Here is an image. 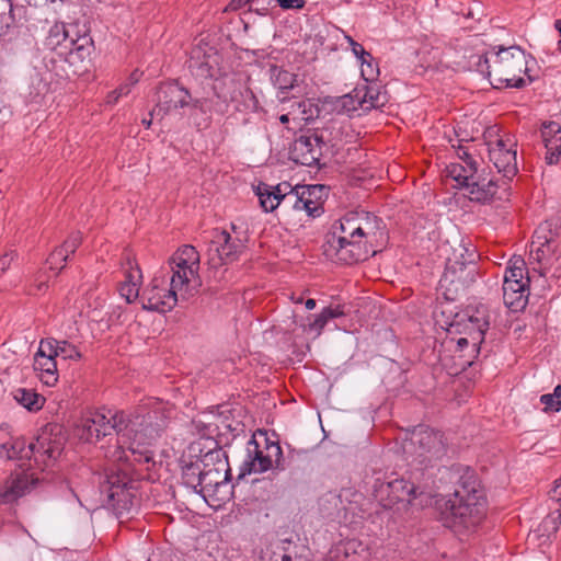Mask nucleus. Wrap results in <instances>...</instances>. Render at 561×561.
<instances>
[{"label":"nucleus","instance_id":"5fc2aeb1","mask_svg":"<svg viewBox=\"0 0 561 561\" xmlns=\"http://www.w3.org/2000/svg\"><path fill=\"white\" fill-rule=\"evenodd\" d=\"M192 107L199 110L203 113H207L208 111V104L206 100L195 99L193 100L191 98V104Z\"/></svg>","mask_w":561,"mask_h":561},{"label":"nucleus","instance_id":"f257e3e1","mask_svg":"<svg viewBox=\"0 0 561 561\" xmlns=\"http://www.w3.org/2000/svg\"><path fill=\"white\" fill-rule=\"evenodd\" d=\"M446 526L455 531L478 526L485 514V502L474 472L466 468L459 476L458 486L446 500L443 508Z\"/></svg>","mask_w":561,"mask_h":561},{"label":"nucleus","instance_id":"13d9d810","mask_svg":"<svg viewBox=\"0 0 561 561\" xmlns=\"http://www.w3.org/2000/svg\"><path fill=\"white\" fill-rule=\"evenodd\" d=\"M282 561H310L308 558H305L302 556H295L291 557L290 554H283Z\"/></svg>","mask_w":561,"mask_h":561},{"label":"nucleus","instance_id":"774afa93","mask_svg":"<svg viewBox=\"0 0 561 561\" xmlns=\"http://www.w3.org/2000/svg\"><path fill=\"white\" fill-rule=\"evenodd\" d=\"M552 151L556 152L557 157H561V144L557 145L552 142Z\"/></svg>","mask_w":561,"mask_h":561},{"label":"nucleus","instance_id":"f8f14e48","mask_svg":"<svg viewBox=\"0 0 561 561\" xmlns=\"http://www.w3.org/2000/svg\"><path fill=\"white\" fill-rule=\"evenodd\" d=\"M267 454L259 448L254 438L250 439L247 447L248 458L244 460V471L249 473H261L273 467L285 470L283 451L278 444L266 445Z\"/></svg>","mask_w":561,"mask_h":561},{"label":"nucleus","instance_id":"58836bf2","mask_svg":"<svg viewBox=\"0 0 561 561\" xmlns=\"http://www.w3.org/2000/svg\"><path fill=\"white\" fill-rule=\"evenodd\" d=\"M2 449L8 459L30 458L33 455V450L30 449V445L26 446L25 442L20 438L2 444Z\"/></svg>","mask_w":561,"mask_h":561},{"label":"nucleus","instance_id":"f03ea898","mask_svg":"<svg viewBox=\"0 0 561 561\" xmlns=\"http://www.w3.org/2000/svg\"><path fill=\"white\" fill-rule=\"evenodd\" d=\"M168 425V415L162 407H157L145 414L127 416L128 443L122 454L126 461L149 463L153 453L147 447L156 440ZM123 456L119 455L118 459Z\"/></svg>","mask_w":561,"mask_h":561},{"label":"nucleus","instance_id":"1a4fd4ad","mask_svg":"<svg viewBox=\"0 0 561 561\" xmlns=\"http://www.w3.org/2000/svg\"><path fill=\"white\" fill-rule=\"evenodd\" d=\"M103 489L107 493L108 504L118 517L129 515L137 510V488L125 469H118L117 472L111 471L106 476Z\"/></svg>","mask_w":561,"mask_h":561},{"label":"nucleus","instance_id":"4d7b16f0","mask_svg":"<svg viewBox=\"0 0 561 561\" xmlns=\"http://www.w3.org/2000/svg\"><path fill=\"white\" fill-rule=\"evenodd\" d=\"M122 96H123V95H122V93H119V91L116 89V90L112 91V92L107 95V103H110V104H111V103H112V104H114V103H116V102L119 100V98H122Z\"/></svg>","mask_w":561,"mask_h":561},{"label":"nucleus","instance_id":"aec40b11","mask_svg":"<svg viewBox=\"0 0 561 561\" xmlns=\"http://www.w3.org/2000/svg\"><path fill=\"white\" fill-rule=\"evenodd\" d=\"M180 298V289L160 288L159 279L154 277L151 288L141 296L142 307L150 311L167 312L173 309Z\"/></svg>","mask_w":561,"mask_h":561},{"label":"nucleus","instance_id":"393cba45","mask_svg":"<svg viewBox=\"0 0 561 561\" xmlns=\"http://www.w3.org/2000/svg\"><path fill=\"white\" fill-rule=\"evenodd\" d=\"M33 366L45 385L54 386L56 383L58 379L56 356L48 353V344L44 340L39 343Z\"/></svg>","mask_w":561,"mask_h":561},{"label":"nucleus","instance_id":"dca6fc26","mask_svg":"<svg viewBox=\"0 0 561 561\" xmlns=\"http://www.w3.org/2000/svg\"><path fill=\"white\" fill-rule=\"evenodd\" d=\"M188 456L196 458L203 469L219 470L220 466L224 470L229 471V463L226 453L215 439H208L207 445L203 446L202 442H193L188 446Z\"/></svg>","mask_w":561,"mask_h":561},{"label":"nucleus","instance_id":"a211bd4d","mask_svg":"<svg viewBox=\"0 0 561 561\" xmlns=\"http://www.w3.org/2000/svg\"><path fill=\"white\" fill-rule=\"evenodd\" d=\"M93 423L98 426L100 438L111 435L114 431L117 434L118 447L123 450L126 448L128 443L127 415L123 411L94 412Z\"/></svg>","mask_w":561,"mask_h":561},{"label":"nucleus","instance_id":"b1692460","mask_svg":"<svg viewBox=\"0 0 561 561\" xmlns=\"http://www.w3.org/2000/svg\"><path fill=\"white\" fill-rule=\"evenodd\" d=\"M289 188V183H279L271 185L264 182H259L254 187L255 194L259 198L260 206L265 213L274 211L282 203L285 204L286 194Z\"/></svg>","mask_w":561,"mask_h":561},{"label":"nucleus","instance_id":"c756f323","mask_svg":"<svg viewBox=\"0 0 561 561\" xmlns=\"http://www.w3.org/2000/svg\"><path fill=\"white\" fill-rule=\"evenodd\" d=\"M296 187L297 190H299V194H301V197L305 198L307 203L318 208V216H320V214L322 213L321 204L329 194V187L323 184H296Z\"/></svg>","mask_w":561,"mask_h":561},{"label":"nucleus","instance_id":"79ce46f5","mask_svg":"<svg viewBox=\"0 0 561 561\" xmlns=\"http://www.w3.org/2000/svg\"><path fill=\"white\" fill-rule=\"evenodd\" d=\"M137 283L134 280V275L128 274L127 280L119 287V294L126 299L127 302L134 301L139 295Z\"/></svg>","mask_w":561,"mask_h":561},{"label":"nucleus","instance_id":"680f3d73","mask_svg":"<svg viewBox=\"0 0 561 561\" xmlns=\"http://www.w3.org/2000/svg\"><path fill=\"white\" fill-rule=\"evenodd\" d=\"M131 88L133 87L129 84V82L126 81L117 90L119 91V93H122L123 96H126L130 93Z\"/></svg>","mask_w":561,"mask_h":561},{"label":"nucleus","instance_id":"7ed1b4c3","mask_svg":"<svg viewBox=\"0 0 561 561\" xmlns=\"http://www.w3.org/2000/svg\"><path fill=\"white\" fill-rule=\"evenodd\" d=\"M478 69L481 72L486 71L494 88H522L525 85V80L520 75L527 70L526 56L517 46L500 48L495 54L480 60Z\"/></svg>","mask_w":561,"mask_h":561},{"label":"nucleus","instance_id":"0eeeda50","mask_svg":"<svg viewBox=\"0 0 561 561\" xmlns=\"http://www.w3.org/2000/svg\"><path fill=\"white\" fill-rule=\"evenodd\" d=\"M459 256L448 259L445 272L439 280L440 288L445 289L448 299H454L461 290L476 280L478 267L474 263L476 252L459 245Z\"/></svg>","mask_w":561,"mask_h":561},{"label":"nucleus","instance_id":"c03bdc74","mask_svg":"<svg viewBox=\"0 0 561 561\" xmlns=\"http://www.w3.org/2000/svg\"><path fill=\"white\" fill-rule=\"evenodd\" d=\"M82 433L81 437L88 442L100 440L98 426L93 423V413L82 421Z\"/></svg>","mask_w":561,"mask_h":561},{"label":"nucleus","instance_id":"4468645a","mask_svg":"<svg viewBox=\"0 0 561 561\" xmlns=\"http://www.w3.org/2000/svg\"><path fill=\"white\" fill-rule=\"evenodd\" d=\"M375 491L377 499L388 508H392L399 503L407 506L416 497L417 492L421 493L419 486L404 479H393L388 482H381Z\"/></svg>","mask_w":561,"mask_h":561},{"label":"nucleus","instance_id":"9b49d317","mask_svg":"<svg viewBox=\"0 0 561 561\" xmlns=\"http://www.w3.org/2000/svg\"><path fill=\"white\" fill-rule=\"evenodd\" d=\"M525 261L520 256L510 260L503 280L504 304L514 312L523 310L528 302V283L524 276Z\"/></svg>","mask_w":561,"mask_h":561},{"label":"nucleus","instance_id":"49530a36","mask_svg":"<svg viewBox=\"0 0 561 561\" xmlns=\"http://www.w3.org/2000/svg\"><path fill=\"white\" fill-rule=\"evenodd\" d=\"M357 103L363 110H368L370 107H377L381 105L382 103H379V95H374L373 90L369 89L365 93V95L362 99H357Z\"/></svg>","mask_w":561,"mask_h":561},{"label":"nucleus","instance_id":"a878e982","mask_svg":"<svg viewBox=\"0 0 561 561\" xmlns=\"http://www.w3.org/2000/svg\"><path fill=\"white\" fill-rule=\"evenodd\" d=\"M355 211L358 221L357 229L363 233V247L367 249L368 243L373 247V240L383 234L381 227L382 221L377 216L366 210L359 209Z\"/></svg>","mask_w":561,"mask_h":561},{"label":"nucleus","instance_id":"e2e57ef3","mask_svg":"<svg viewBox=\"0 0 561 561\" xmlns=\"http://www.w3.org/2000/svg\"><path fill=\"white\" fill-rule=\"evenodd\" d=\"M140 76L141 73L138 72V70H135L128 78L127 82H129V84L131 87H134L140 79Z\"/></svg>","mask_w":561,"mask_h":561},{"label":"nucleus","instance_id":"2f4dec72","mask_svg":"<svg viewBox=\"0 0 561 561\" xmlns=\"http://www.w3.org/2000/svg\"><path fill=\"white\" fill-rule=\"evenodd\" d=\"M48 344V353L62 359L79 360L82 355L78 348L66 340L46 339Z\"/></svg>","mask_w":561,"mask_h":561},{"label":"nucleus","instance_id":"c9c22d12","mask_svg":"<svg viewBox=\"0 0 561 561\" xmlns=\"http://www.w3.org/2000/svg\"><path fill=\"white\" fill-rule=\"evenodd\" d=\"M457 154L462 163L450 164L449 175H461V172L470 173V175H473L478 172V164L466 148L459 147Z\"/></svg>","mask_w":561,"mask_h":561},{"label":"nucleus","instance_id":"0e129e2a","mask_svg":"<svg viewBox=\"0 0 561 561\" xmlns=\"http://www.w3.org/2000/svg\"><path fill=\"white\" fill-rule=\"evenodd\" d=\"M469 344V340L467 337H460L458 341H457V346L459 350H462L465 346H467Z\"/></svg>","mask_w":561,"mask_h":561},{"label":"nucleus","instance_id":"37998d69","mask_svg":"<svg viewBox=\"0 0 561 561\" xmlns=\"http://www.w3.org/2000/svg\"><path fill=\"white\" fill-rule=\"evenodd\" d=\"M360 73L367 82L377 79L379 69L378 66L374 62V58L370 54L369 57L365 58V60H360Z\"/></svg>","mask_w":561,"mask_h":561},{"label":"nucleus","instance_id":"052dcab7","mask_svg":"<svg viewBox=\"0 0 561 561\" xmlns=\"http://www.w3.org/2000/svg\"><path fill=\"white\" fill-rule=\"evenodd\" d=\"M30 5L34 7H45L48 3L54 2L55 0H25Z\"/></svg>","mask_w":561,"mask_h":561},{"label":"nucleus","instance_id":"ddd939ff","mask_svg":"<svg viewBox=\"0 0 561 561\" xmlns=\"http://www.w3.org/2000/svg\"><path fill=\"white\" fill-rule=\"evenodd\" d=\"M324 148H327V140L323 131L308 129L295 139L291 149L293 159L302 165H311L319 161Z\"/></svg>","mask_w":561,"mask_h":561},{"label":"nucleus","instance_id":"2eb2a0df","mask_svg":"<svg viewBox=\"0 0 561 561\" xmlns=\"http://www.w3.org/2000/svg\"><path fill=\"white\" fill-rule=\"evenodd\" d=\"M550 224L546 222L535 233L530 244V263H537L538 267H533L534 272H538L540 276H546L554 262V249L552 248V237H548L546 232L551 233Z\"/></svg>","mask_w":561,"mask_h":561},{"label":"nucleus","instance_id":"f3484780","mask_svg":"<svg viewBox=\"0 0 561 561\" xmlns=\"http://www.w3.org/2000/svg\"><path fill=\"white\" fill-rule=\"evenodd\" d=\"M242 249L240 239H232L225 230L218 231L208 249L209 262L214 266L231 263L237 260Z\"/></svg>","mask_w":561,"mask_h":561},{"label":"nucleus","instance_id":"338daca9","mask_svg":"<svg viewBox=\"0 0 561 561\" xmlns=\"http://www.w3.org/2000/svg\"><path fill=\"white\" fill-rule=\"evenodd\" d=\"M553 397L557 399V400H560L561 401V385H558L553 392H552Z\"/></svg>","mask_w":561,"mask_h":561},{"label":"nucleus","instance_id":"a19ab883","mask_svg":"<svg viewBox=\"0 0 561 561\" xmlns=\"http://www.w3.org/2000/svg\"><path fill=\"white\" fill-rule=\"evenodd\" d=\"M14 23L11 0H0V35Z\"/></svg>","mask_w":561,"mask_h":561},{"label":"nucleus","instance_id":"ea45409f","mask_svg":"<svg viewBox=\"0 0 561 561\" xmlns=\"http://www.w3.org/2000/svg\"><path fill=\"white\" fill-rule=\"evenodd\" d=\"M541 134L546 148L551 150L553 139H556V141L561 140V136L558 137L561 134V125L557 122L545 123Z\"/></svg>","mask_w":561,"mask_h":561},{"label":"nucleus","instance_id":"4be33fe9","mask_svg":"<svg viewBox=\"0 0 561 561\" xmlns=\"http://www.w3.org/2000/svg\"><path fill=\"white\" fill-rule=\"evenodd\" d=\"M38 482L32 474L22 473L9 477L0 488V503L12 504L30 492Z\"/></svg>","mask_w":561,"mask_h":561},{"label":"nucleus","instance_id":"de8ad7c7","mask_svg":"<svg viewBox=\"0 0 561 561\" xmlns=\"http://www.w3.org/2000/svg\"><path fill=\"white\" fill-rule=\"evenodd\" d=\"M82 241V237L80 232H75L70 234V237L64 242V244L60 247L61 249H65V252L70 255L75 253L77 248L80 245Z\"/></svg>","mask_w":561,"mask_h":561},{"label":"nucleus","instance_id":"423d86ee","mask_svg":"<svg viewBox=\"0 0 561 561\" xmlns=\"http://www.w3.org/2000/svg\"><path fill=\"white\" fill-rule=\"evenodd\" d=\"M199 253L193 245L181 247L170 259L169 266L172 273L171 288L180 289V298L187 300L201 286L198 276Z\"/></svg>","mask_w":561,"mask_h":561},{"label":"nucleus","instance_id":"3c124183","mask_svg":"<svg viewBox=\"0 0 561 561\" xmlns=\"http://www.w3.org/2000/svg\"><path fill=\"white\" fill-rule=\"evenodd\" d=\"M345 39L347 41V43L350 44L351 46V49L353 51V54L359 59V60H365V58L369 57V53L366 51L364 49V47L358 44L357 42H355L351 36L348 35H345L344 36Z\"/></svg>","mask_w":561,"mask_h":561},{"label":"nucleus","instance_id":"5701e85b","mask_svg":"<svg viewBox=\"0 0 561 561\" xmlns=\"http://www.w3.org/2000/svg\"><path fill=\"white\" fill-rule=\"evenodd\" d=\"M510 145H512L510 139H497L495 145L489 149V157L499 173L516 175L518 172L516 151L511 150Z\"/></svg>","mask_w":561,"mask_h":561},{"label":"nucleus","instance_id":"7c9ffc66","mask_svg":"<svg viewBox=\"0 0 561 561\" xmlns=\"http://www.w3.org/2000/svg\"><path fill=\"white\" fill-rule=\"evenodd\" d=\"M12 394L14 400L30 412L39 411L46 401L43 396L33 389L18 388Z\"/></svg>","mask_w":561,"mask_h":561},{"label":"nucleus","instance_id":"72a5a7b5","mask_svg":"<svg viewBox=\"0 0 561 561\" xmlns=\"http://www.w3.org/2000/svg\"><path fill=\"white\" fill-rule=\"evenodd\" d=\"M202 472L203 468L199 462L196 460H191L190 462H184L182 467V480L184 485L191 488L196 493H198V489H201L202 482Z\"/></svg>","mask_w":561,"mask_h":561},{"label":"nucleus","instance_id":"4c0bfd02","mask_svg":"<svg viewBox=\"0 0 561 561\" xmlns=\"http://www.w3.org/2000/svg\"><path fill=\"white\" fill-rule=\"evenodd\" d=\"M271 79L274 85L282 92L293 89L297 82V76L279 67L271 68Z\"/></svg>","mask_w":561,"mask_h":561},{"label":"nucleus","instance_id":"412c9836","mask_svg":"<svg viewBox=\"0 0 561 561\" xmlns=\"http://www.w3.org/2000/svg\"><path fill=\"white\" fill-rule=\"evenodd\" d=\"M457 188L470 201L484 202L496 192V183L491 178H453Z\"/></svg>","mask_w":561,"mask_h":561},{"label":"nucleus","instance_id":"6ab92c4d","mask_svg":"<svg viewBox=\"0 0 561 561\" xmlns=\"http://www.w3.org/2000/svg\"><path fill=\"white\" fill-rule=\"evenodd\" d=\"M191 104V94L190 92L179 85L178 83H165L159 87L157 91V106L150 113L152 116L153 113L167 114L173 110L179 107L190 106Z\"/></svg>","mask_w":561,"mask_h":561},{"label":"nucleus","instance_id":"bb28decb","mask_svg":"<svg viewBox=\"0 0 561 561\" xmlns=\"http://www.w3.org/2000/svg\"><path fill=\"white\" fill-rule=\"evenodd\" d=\"M30 449L33 450V454L37 453L50 460H56L64 449V440L61 437L43 432L35 443L30 444Z\"/></svg>","mask_w":561,"mask_h":561},{"label":"nucleus","instance_id":"09e8293b","mask_svg":"<svg viewBox=\"0 0 561 561\" xmlns=\"http://www.w3.org/2000/svg\"><path fill=\"white\" fill-rule=\"evenodd\" d=\"M559 524H561V503L560 506L545 519L543 527L546 530L551 528L553 531H557Z\"/></svg>","mask_w":561,"mask_h":561},{"label":"nucleus","instance_id":"f704fd0d","mask_svg":"<svg viewBox=\"0 0 561 561\" xmlns=\"http://www.w3.org/2000/svg\"><path fill=\"white\" fill-rule=\"evenodd\" d=\"M342 316H344V311L340 306L323 308L314 320L307 325V330L319 335L330 320Z\"/></svg>","mask_w":561,"mask_h":561},{"label":"nucleus","instance_id":"9d476101","mask_svg":"<svg viewBox=\"0 0 561 561\" xmlns=\"http://www.w3.org/2000/svg\"><path fill=\"white\" fill-rule=\"evenodd\" d=\"M356 211H348L340 220L341 234L336 238L335 249L341 260L351 264L368 257L369 250L363 247V233L357 229Z\"/></svg>","mask_w":561,"mask_h":561},{"label":"nucleus","instance_id":"6e6552de","mask_svg":"<svg viewBox=\"0 0 561 561\" xmlns=\"http://www.w3.org/2000/svg\"><path fill=\"white\" fill-rule=\"evenodd\" d=\"M46 46L53 50L59 49V55L67 56L69 62L84 60L92 50V39L88 35L78 36L76 25L55 23L46 37Z\"/></svg>","mask_w":561,"mask_h":561},{"label":"nucleus","instance_id":"cd10ccee","mask_svg":"<svg viewBox=\"0 0 561 561\" xmlns=\"http://www.w3.org/2000/svg\"><path fill=\"white\" fill-rule=\"evenodd\" d=\"M228 470L220 466L219 470L203 469L201 489L198 494L204 499L216 494L220 486H227Z\"/></svg>","mask_w":561,"mask_h":561},{"label":"nucleus","instance_id":"69168bd1","mask_svg":"<svg viewBox=\"0 0 561 561\" xmlns=\"http://www.w3.org/2000/svg\"><path fill=\"white\" fill-rule=\"evenodd\" d=\"M305 306L308 310H312L316 307V300L312 298H309L306 300Z\"/></svg>","mask_w":561,"mask_h":561},{"label":"nucleus","instance_id":"e433bc0d","mask_svg":"<svg viewBox=\"0 0 561 561\" xmlns=\"http://www.w3.org/2000/svg\"><path fill=\"white\" fill-rule=\"evenodd\" d=\"M210 415L203 414L202 416L193 420V426L196 434L199 435L197 442H202L203 446L207 445L208 439H214V435L218 432V426L209 421Z\"/></svg>","mask_w":561,"mask_h":561},{"label":"nucleus","instance_id":"603ef678","mask_svg":"<svg viewBox=\"0 0 561 561\" xmlns=\"http://www.w3.org/2000/svg\"><path fill=\"white\" fill-rule=\"evenodd\" d=\"M278 5L284 10L302 9L306 4L305 0H276Z\"/></svg>","mask_w":561,"mask_h":561},{"label":"nucleus","instance_id":"39448f33","mask_svg":"<svg viewBox=\"0 0 561 561\" xmlns=\"http://www.w3.org/2000/svg\"><path fill=\"white\" fill-rule=\"evenodd\" d=\"M437 323L448 331L466 332L470 335L473 346L483 341L490 321L489 311L485 306L470 307L466 310L454 312L450 304H443L435 312Z\"/></svg>","mask_w":561,"mask_h":561},{"label":"nucleus","instance_id":"bf43d9fd","mask_svg":"<svg viewBox=\"0 0 561 561\" xmlns=\"http://www.w3.org/2000/svg\"><path fill=\"white\" fill-rule=\"evenodd\" d=\"M558 157L554 151L547 149L546 161L548 164H553L558 161Z\"/></svg>","mask_w":561,"mask_h":561},{"label":"nucleus","instance_id":"c85d7f7f","mask_svg":"<svg viewBox=\"0 0 561 561\" xmlns=\"http://www.w3.org/2000/svg\"><path fill=\"white\" fill-rule=\"evenodd\" d=\"M230 101L236 103L238 111H255L259 107V101L253 91L244 84H234V89L230 94Z\"/></svg>","mask_w":561,"mask_h":561},{"label":"nucleus","instance_id":"8fccbe9b","mask_svg":"<svg viewBox=\"0 0 561 561\" xmlns=\"http://www.w3.org/2000/svg\"><path fill=\"white\" fill-rule=\"evenodd\" d=\"M540 402L545 405V411L558 412L561 410V401L557 400L552 393L542 394Z\"/></svg>","mask_w":561,"mask_h":561},{"label":"nucleus","instance_id":"a18cd8bd","mask_svg":"<svg viewBox=\"0 0 561 561\" xmlns=\"http://www.w3.org/2000/svg\"><path fill=\"white\" fill-rule=\"evenodd\" d=\"M69 255L65 252V249H61L60 247L55 249L53 253L47 259V264L49 265L50 270H57L58 264L64 263L68 260ZM64 268V265L59 267V270Z\"/></svg>","mask_w":561,"mask_h":561},{"label":"nucleus","instance_id":"6e6d98bb","mask_svg":"<svg viewBox=\"0 0 561 561\" xmlns=\"http://www.w3.org/2000/svg\"><path fill=\"white\" fill-rule=\"evenodd\" d=\"M551 497L561 504V478L554 482V486L550 491Z\"/></svg>","mask_w":561,"mask_h":561},{"label":"nucleus","instance_id":"864d4df0","mask_svg":"<svg viewBox=\"0 0 561 561\" xmlns=\"http://www.w3.org/2000/svg\"><path fill=\"white\" fill-rule=\"evenodd\" d=\"M12 261L13 255L11 253L0 255V275L10 267Z\"/></svg>","mask_w":561,"mask_h":561},{"label":"nucleus","instance_id":"473e14b6","mask_svg":"<svg viewBox=\"0 0 561 561\" xmlns=\"http://www.w3.org/2000/svg\"><path fill=\"white\" fill-rule=\"evenodd\" d=\"M285 205H289L295 211H304L309 218L318 217V208L307 203V201L301 197V194H299V190H297L296 186L293 187L291 184H289L286 194Z\"/></svg>","mask_w":561,"mask_h":561},{"label":"nucleus","instance_id":"20e7f679","mask_svg":"<svg viewBox=\"0 0 561 561\" xmlns=\"http://www.w3.org/2000/svg\"><path fill=\"white\" fill-rule=\"evenodd\" d=\"M407 460L415 469L433 467L446 455L444 437L427 426L415 427L403 444Z\"/></svg>","mask_w":561,"mask_h":561}]
</instances>
